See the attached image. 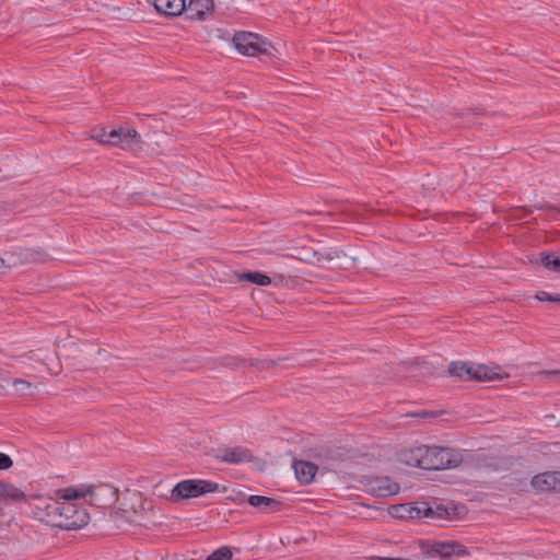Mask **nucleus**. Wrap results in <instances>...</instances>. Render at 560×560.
Masks as SVG:
<instances>
[{
    "label": "nucleus",
    "instance_id": "f257e3e1",
    "mask_svg": "<svg viewBox=\"0 0 560 560\" xmlns=\"http://www.w3.org/2000/svg\"><path fill=\"white\" fill-rule=\"evenodd\" d=\"M399 462L425 470H436L438 446L420 445L404 448L398 454Z\"/></svg>",
    "mask_w": 560,
    "mask_h": 560
},
{
    "label": "nucleus",
    "instance_id": "f03ea898",
    "mask_svg": "<svg viewBox=\"0 0 560 560\" xmlns=\"http://www.w3.org/2000/svg\"><path fill=\"white\" fill-rule=\"evenodd\" d=\"M226 491V487L220 489V485L205 479H187L175 485L171 492V500L178 502L182 500L197 498L206 493Z\"/></svg>",
    "mask_w": 560,
    "mask_h": 560
},
{
    "label": "nucleus",
    "instance_id": "7ed1b4c3",
    "mask_svg": "<svg viewBox=\"0 0 560 560\" xmlns=\"http://www.w3.org/2000/svg\"><path fill=\"white\" fill-rule=\"evenodd\" d=\"M448 373L460 381L488 382L502 378L498 373L483 364H468L464 361L450 363Z\"/></svg>",
    "mask_w": 560,
    "mask_h": 560
},
{
    "label": "nucleus",
    "instance_id": "20e7f679",
    "mask_svg": "<svg viewBox=\"0 0 560 560\" xmlns=\"http://www.w3.org/2000/svg\"><path fill=\"white\" fill-rule=\"evenodd\" d=\"M65 502L51 498H39L34 504V516L48 526L61 528Z\"/></svg>",
    "mask_w": 560,
    "mask_h": 560
},
{
    "label": "nucleus",
    "instance_id": "39448f33",
    "mask_svg": "<svg viewBox=\"0 0 560 560\" xmlns=\"http://www.w3.org/2000/svg\"><path fill=\"white\" fill-rule=\"evenodd\" d=\"M420 547L429 557L439 556L448 559L451 557H467L470 555L463 544L455 540L433 542L420 540Z\"/></svg>",
    "mask_w": 560,
    "mask_h": 560
},
{
    "label": "nucleus",
    "instance_id": "423d86ee",
    "mask_svg": "<svg viewBox=\"0 0 560 560\" xmlns=\"http://www.w3.org/2000/svg\"><path fill=\"white\" fill-rule=\"evenodd\" d=\"M235 48L246 56L268 55L270 44L261 40L257 34L238 32L233 37Z\"/></svg>",
    "mask_w": 560,
    "mask_h": 560
},
{
    "label": "nucleus",
    "instance_id": "0eeeda50",
    "mask_svg": "<svg viewBox=\"0 0 560 560\" xmlns=\"http://www.w3.org/2000/svg\"><path fill=\"white\" fill-rule=\"evenodd\" d=\"M90 521L85 508H79L75 503L65 502L61 528L63 530H77L84 527Z\"/></svg>",
    "mask_w": 560,
    "mask_h": 560
},
{
    "label": "nucleus",
    "instance_id": "6e6552de",
    "mask_svg": "<svg viewBox=\"0 0 560 560\" xmlns=\"http://www.w3.org/2000/svg\"><path fill=\"white\" fill-rule=\"evenodd\" d=\"M88 495L92 505L97 508H106L113 504L118 497V490L107 483L88 486Z\"/></svg>",
    "mask_w": 560,
    "mask_h": 560
},
{
    "label": "nucleus",
    "instance_id": "1a4fd4ad",
    "mask_svg": "<svg viewBox=\"0 0 560 560\" xmlns=\"http://www.w3.org/2000/svg\"><path fill=\"white\" fill-rule=\"evenodd\" d=\"M366 487L368 491L372 495L378 498L395 495L400 491L399 483L386 476L373 477L369 479Z\"/></svg>",
    "mask_w": 560,
    "mask_h": 560
},
{
    "label": "nucleus",
    "instance_id": "9d476101",
    "mask_svg": "<svg viewBox=\"0 0 560 560\" xmlns=\"http://www.w3.org/2000/svg\"><path fill=\"white\" fill-rule=\"evenodd\" d=\"M428 511H430V504L423 501L394 505L390 514L401 520H416L424 517Z\"/></svg>",
    "mask_w": 560,
    "mask_h": 560
},
{
    "label": "nucleus",
    "instance_id": "9b49d317",
    "mask_svg": "<svg viewBox=\"0 0 560 560\" xmlns=\"http://www.w3.org/2000/svg\"><path fill=\"white\" fill-rule=\"evenodd\" d=\"M530 485L538 493L560 492V471H546L534 476Z\"/></svg>",
    "mask_w": 560,
    "mask_h": 560
},
{
    "label": "nucleus",
    "instance_id": "f8f14e48",
    "mask_svg": "<svg viewBox=\"0 0 560 560\" xmlns=\"http://www.w3.org/2000/svg\"><path fill=\"white\" fill-rule=\"evenodd\" d=\"M213 10V0H189L188 5L185 4L184 12L187 19L192 21L205 20Z\"/></svg>",
    "mask_w": 560,
    "mask_h": 560
},
{
    "label": "nucleus",
    "instance_id": "ddd939ff",
    "mask_svg": "<svg viewBox=\"0 0 560 560\" xmlns=\"http://www.w3.org/2000/svg\"><path fill=\"white\" fill-rule=\"evenodd\" d=\"M463 462V454L450 447L438 446L436 470L451 469L459 466Z\"/></svg>",
    "mask_w": 560,
    "mask_h": 560
},
{
    "label": "nucleus",
    "instance_id": "4468645a",
    "mask_svg": "<svg viewBox=\"0 0 560 560\" xmlns=\"http://www.w3.org/2000/svg\"><path fill=\"white\" fill-rule=\"evenodd\" d=\"M218 459L229 464L248 463L253 459L250 450L243 446L228 447L221 451L217 456Z\"/></svg>",
    "mask_w": 560,
    "mask_h": 560
},
{
    "label": "nucleus",
    "instance_id": "2eb2a0df",
    "mask_svg": "<svg viewBox=\"0 0 560 560\" xmlns=\"http://www.w3.org/2000/svg\"><path fill=\"white\" fill-rule=\"evenodd\" d=\"M292 466L296 479L303 485H310L318 470L317 465L307 460H294Z\"/></svg>",
    "mask_w": 560,
    "mask_h": 560
},
{
    "label": "nucleus",
    "instance_id": "dca6fc26",
    "mask_svg": "<svg viewBox=\"0 0 560 560\" xmlns=\"http://www.w3.org/2000/svg\"><path fill=\"white\" fill-rule=\"evenodd\" d=\"M158 12L168 16H176L184 12L185 0H153Z\"/></svg>",
    "mask_w": 560,
    "mask_h": 560
},
{
    "label": "nucleus",
    "instance_id": "f3484780",
    "mask_svg": "<svg viewBox=\"0 0 560 560\" xmlns=\"http://www.w3.org/2000/svg\"><path fill=\"white\" fill-rule=\"evenodd\" d=\"M247 502L264 512H277L280 511L283 505L282 502L264 495H249Z\"/></svg>",
    "mask_w": 560,
    "mask_h": 560
},
{
    "label": "nucleus",
    "instance_id": "a211bd4d",
    "mask_svg": "<svg viewBox=\"0 0 560 560\" xmlns=\"http://www.w3.org/2000/svg\"><path fill=\"white\" fill-rule=\"evenodd\" d=\"M85 490H88V486L80 485L78 487L59 489L57 493L61 499L66 500L65 502H71L72 500L88 497V492Z\"/></svg>",
    "mask_w": 560,
    "mask_h": 560
},
{
    "label": "nucleus",
    "instance_id": "6ab92c4d",
    "mask_svg": "<svg viewBox=\"0 0 560 560\" xmlns=\"http://www.w3.org/2000/svg\"><path fill=\"white\" fill-rule=\"evenodd\" d=\"M238 280L240 281L245 280V281H248V282L255 283L257 285H261V287L269 285L272 282V279L269 276H267L262 272H259V271L243 272L238 276Z\"/></svg>",
    "mask_w": 560,
    "mask_h": 560
},
{
    "label": "nucleus",
    "instance_id": "aec40b11",
    "mask_svg": "<svg viewBox=\"0 0 560 560\" xmlns=\"http://www.w3.org/2000/svg\"><path fill=\"white\" fill-rule=\"evenodd\" d=\"M2 492L3 494H1V500H4V501H22L24 498H25V494L24 492L15 487L14 485H11V483H7L3 481V485H2Z\"/></svg>",
    "mask_w": 560,
    "mask_h": 560
},
{
    "label": "nucleus",
    "instance_id": "412c9836",
    "mask_svg": "<svg viewBox=\"0 0 560 560\" xmlns=\"http://www.w3.org/2000/svg\"><path fill=\"white\" fill-rule=\"evenodd\" d=\"M540 262L545 268L553 272H560V255L542 253Z\"/></svg>",
    "mask_w": 560,
    "mask_h": 560
},
{
    "label": "nucleus",
    "instance_id": "4be33fe9",
    "mask_svg": "<svg viewBox=\"0 0 560 560\" xmlns=\"http://www.w3.org/2000/svg\"><path fill=\"white\" fill-rule=\"evenodd\" d=\"M427 518H447L450 516L448 509L443 504H436L434 508L430 505V511L423 515Z\"/></svg>",
    "mask_w": 560,
    "mask_h": 560
},
{
    "label": "nucleus",
    "instance_id": "5701e85b",
    "mask_svg": "<svg viewBox=\"0 0 560 560\" xmlns=\"http://www.w3.org/2000/svg\"><path fill=\"white\" fill-rule=\"evenodd\" d=\"M233 553L230 547L222 546L209 555L206 560H232Z\"/></svg>",
    "mask_w": 560,
    "mask_h": 560
},
{
    "label": "nucleus",
    "instance_id": "b1692460",
    "mask_svg": "<svg viewBox=\"0 0 560 560\" xmlns=\"http://www.w3.org/2000/svg\"><path fill=\"white\" fill-rule=\"evenodd\" d=\"M124 128L112 129L107 133L108 144L122 145L124 147Z\"/></svg>",
    "mask_w": 560,
    "mask_h": 560
},
{
    "label": "nucleus",
    "instance_id": "393cba45",
    "mask_svg": "<svg viewBox=\"0 0 560 560\" xmlns=\"http://www.w3.org/2000/svg\"><path fill=\"white\" fill-rule=\"evenodd\" d=\"M339 254L337 250H328L325 253L314 252L315 264H322L323 261H331L335 258H338Z\"/></svg>",
    "mask_w": 560,
    "mask_h": 560
},
{
    "label": "nucleus",
    "instance_id": "a878e982",
    "mask_svg": "<svg viewBox=\"0 0 560 560\" xmlns=\"http://www.w3.org/2000/svg\"><path fill=\"white\" fill-rule=\"evenodd\" d=\"M107 131L104 127L95 128L91 131V138L98 141L102 144H108Z\"/></svg>",
    "mask_w": 560,
    "mask_h": 560
},
{
    "label": "nucleus",
    "instance_id": "bb28decb",
    "mask_svg": "<svg viewBox=\"0 0 560 560\" xmlns=\"http://www.w3.org/2000/svg\"><path fill=\"white\" fill-rule=\"evenodd\" d=\"M124 144H130L139 141V133L136 129H124Z\"/></svg>",
    "mask_w": 560,
    "mask_h": 560
},
{
    "label": "nucleus",
    "instance_id": "cd10ccee",
    "mask_svg": "<svg viewBox=\"0 0 560 560\" xmlns=\"http://www.w3.org/2000/svg\"><path fill=\"white\" fill-rule=\"evenodd\" d=\"M12 385L16 388L18 392L25 393L26 389H30L33 387V384L22 380V378H14L12 381Z\"/></svg>",
    "mask_w": 560,
    "mask_h": 560
},
{
    "label": "nucleus",
    "instance_id": "c85d7f7f",
    "mask_svg": "<svg viewBox=\"0 0 560 560\" xmlns=\"http://www.w3.org/2000/svg\"><path fill=\"white\" fill-rule=\"evenodd\" d=\"M536 299L539 300V301H548V302H556V303H560V294L558 295H552L548 292H545V291H540L536 294Z\"/></svg>",
    "mask_w": 560,
    "mask_h": 560
},
{
    "label": "nucleus",
    "instance_id": "c756f323",
    "mask_svg": "<svg viewBox=\"0 0 560 560\" xmlns=\"http://www.w3.org/2000/svg\"><path fill=\"white\" fill-rule=\"evenodd\" d=\"M13 466L12 458L4 453L0 452V470H8Z\"/></svg>",
    "mask_w": 560,
    "mask_h": 560
},
{
    "label": "nucleus",
    "instance_id": "7c9ffc66",
    "mask_svg": "<svg viewBox=\"0 0 560 560\" xmlns=\"http://www.w3.org/2000/svg\"><path fill=\"white\" fill-rule=\"evenodd\" d=\"M544 374L546 375V377L548 380L556 381V382L560 383V370L546 371V372H544Z\"/></svg>",
    "mask_w": 560,
    "mask_h": 560
},
{
    "label": "nucleus",
    "instance_id": "2f4dec72",
    "mask_svg": "<svg viewBox=\"0 0 560 560\" xmlns=\"http://www.w3.org/2000/svg\"><path fill=\"white\" fill-rule=\"evenodd\" d=\"M238 362H241L238 359L236 358H226L223 360V365L225 366H231V368H234V366H237L238 365Z\"/></svg>",
    "mask_w": 560,
    "mask_h": 560
},
{
    "label": "nucleus",
    "instance_id": "473e14b6",
    "mask_svg": "<svg viewBox=\"0 0 560 560\" xmlns=\"http://www.w3.org/2000/svg\"><path fill=\"white\" fill-rule=\"evenodd\" d=\"M35 254L38 257H34L33 258L34 260L44 261L48 257V255L46 253H44V252H35Z\"/></svg>",
    "mask_w": 560,
    "mask_h": 560
},
{
    "label": "nucleus",
    "instance_id": "72a5a7b5",
    "mask_svg": "<svg viewBox=\"0 0 560 560\" xmlns=\"http://www.w3.org/2000/svg\"><path fill=\"white\" fill-rule=\"evenodd\" d=\"M541 209L546 211H557L558 213H560V208H556L552 205H546Z\"/></svg>",
    "mask_w": 560,
    "mask_h": 560
},
{
    "label": "nucleus",
    "instance_id": "f704fd0d",
    "mask_svg": "<svg viewBox=\"0 0 560 560\" xmlns=\"http://www.w3.org/2000/svg\"><path fill=\"white\" fill-rule=\"evenodd\" d=\"M273 279H279L280 282L283 281V277L281 275H276Z\"/></svg>",
    "mask_w": 560,
    "mask_h": 560
},
{
    "label": "nucleus",
    "instance_id": "c9c22d12",
    "mask_svg": "<svg viewBox=\"0 0 560 560\" xmlns=\"http://www.w3.org/2000/svg\"><path fill=\"white\" fill-rule=\"evenodd\" d=\"M4 268V260L0 258V271Z\"/></svg>",
    "mask_w": 560,
    "mask_h": 560
}]
</instances>
